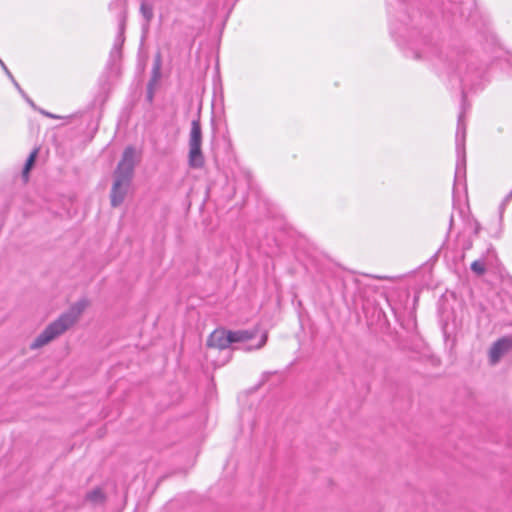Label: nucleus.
I'll list each match as a JSON object with an SVG mask.
<instances>
[{"mask_svg": "<svg viewBox=\"0 0 512 512\" xmlns=\"http://www.w3.org/2000/svg\"><path fill=\"white\" fill-rule=\"evenodd\" d=\"M189 153L188 164L191 168L199 169L204 165V155L202 153V130L200 121L195 119L191 122L189 133Z\"/></svg>", "mask_w": 512, "mask_h": 512, "instance_id": "nucleus-4", "label": "nucleus"}, {"mask_svg": "<svg viewBox=\"0 0 512 512\" xmlns=\"http://www.w3.org/2000/svg\"><path fill=\"white\" fill-rule=\"evenodd\" d=\"M138 160L139 156L135 148L129 146L124 150L122 159L115 170V179L111 189L112 206H119L124 201Z\"/></svg>", "mask_w": 512, "mask_h": 512, "instance_id": "nucleus-1", "label": "nucleus"}, {"mask_svg": "<svg viewBox=\"0 0 512 512\" xmlns=\"http://www.w3.org/2000/svg\"><path fill=\"white\" fill-rule=\"evenodd\" d=\"M141 12L147 21H150L153 17L152 7L146 3H142Z\"/></svg>", "mask_w": 512, "mask_h": 512, "instance_id": "nucleus-16", "label": "nucleus"}, {"mask_svg": "<svg viewBox=\"0 0 512 512\" xmlns=\"http://www.w3.org/2000/svg\"><path fill=\"white\" fill-rule=\"evenodd\" d=\"M160 56H157V59L155 61L153 71H152V78L148 84V98L151 100L153 97V87L156 85L159 77H160Z\"/></svg>", "mask_w": 512, "mask_h": 512, "instance_id": "nucleus-8", "label": "nucleus"}, {"mask_svg": "<svg viewBox=\"0 0 512 512\" xmlns=\"http://www.w3.org/2000/svg\"><path fill=\"white\" fill-rule=\"evenodd\" d=\"M461 81H462L463 83L467 82V81H468L467 76H465L464 78H462V79H461Z\"/></svg>", "mask_w": 512, "mask_h": 512, "instance_id": "nucleus-21", "label": "nucleus"}, {"mask_svg": "<svg viewBox=\"0 0 512 512\" xmlns=\"http://www.w3.org/2000/svg\"><path fill=\"white\" fill-rule=\"evenodd\" d=\"M3 65H5V64H4V62L0 59V66H1V67H3Z\"/></svg>", "mask_w": 512, "mask_h": 512, "instance_id": "nucleus-23", "label": "nucleus"}, {"mask_svg": "<svg viewBox=\"0 0 512 512\" xmlns=\"http://www.w3.org/2000/svg\"><path fill=\"white\" fill-rule=\"evenodd\" d=\"M121 55H117V52L114 51V48H112L111 52H110V57L113 59V60H116L118 58H120Z\"/></svg>", "mask_w": 512, "mask_h": 512, "instance_id": "nucleus-19", "label": "nucleus"}, {"mask_svg": "<svg viewBox=\"0 0 512 512\" xmlns=\"http://www.w3.org/2000/svg\"><path fill=\"white\" fill-rule=\"evenodd\" d=\"M3 65H5V64H4V62L0 59V66H1V67H3Z\"/></svg>", "mask_w": 512, "mask_h": 512, "instance_id": "nucleus-25", "label": "nucleus"}, {"mask_svg": "<svg viewBox=\"0 0 512 512\" xmlns=\"http://www.w3.org/2000/svg\"><path fill=\"white\" fill-rule=\"evenodd\" d=\"M266 341H267V334H266V333H264V334L260 337V339H259L258 343H257L255 346L247 345V346H245V347H244V349H245V350L259 349V348H261V347H263V346L265 345Z\"/></svg>", "mask_w": 512, "mask_h": 512, "instance_id": "nucleus-17", "label": "nucleus"}, {"mask_svg": "<svg viewBox=\"0 0 512 512\" xmlns=\"http://www.w3.org/2000/svg\"><path fill=\"white\" fill-rule=\"evenodd\" d=\"M43 115H45L46 117H49V118H52V119H59L60 117L55 115V114H52L50 112H47L45 110H41L40 111Z\"/></svg>", "mask_w": 512, "mask_h": 512, "instance_id": "nucleus-18", "label": "nucleus"}, {"mask_svg": "<svg viewBox=\"0 0 512 512\" xmlns=\"http://www.w3.org/2000/svg\"><path fill=\"white\" fill-rule=\"evenodd\" d=\"M253 337V333L247 330L226 331L224 329H216L213 331L208 340L209 348L226 349L232 343L246 342Z\"/></svg>", "mask_w": 512, "mask_h": 512, "instance_id": "nucleus-3", "label": "nucleus"}, {"mask_svg": "<svg viewBox=\"0 0 512 512\" xmlns=\"http://www.w3.org/2000/svg\"><path fill=\"white\" fill-rule=\"evenodd\" d=\"M37 153H38L37 149L33 150L26 160L25 166L22 171V176H23V179L25 182L28 180L29 172L35 163Z\"/></svg>", "mask_w": 512, "mask_h": 512, "instance_id": "nucleus-9", "label": "nucleus"}, {"mask_svg": "<svg viewBox=\"0 0 512 512\" xmlns=\"http://www.w3.org/2000/svg\"><path fill=\"white\" fill-rule=\"evenodd\" d=\"M124 30H125V14L124 12L121 14L119 19V31L114 41V51L117 52V55H121V49L124 43Z\"/></svg>", "mask_w": 512, "mask_h": 512, "instance_id": "nucleus-7", "label": "nucleus"}, {"mask_svg": "<svg viewBox=\"0 0 512 512\" xmlns=\"http://www.w3.org/2000/svg\"><path fill=\"white\" fill-rule=\"evenodd\" d=\"M87 304L86 300H80L72 305L67 312L61 314L57 320L49 324L45 330L36 337L31 343L30 348L38 349L63 334L78 321L80 315L87 307Z\"/></svg>", "mask_w": 512, "mask_h": 512, "instance_id": "nucleus-2", "label": "nucleus"}, {"mask_svg": "<svg viewBox=\"0 0 512 512\" xmlns=\"http://www.w3.org/2000/svg\"><path fill=\"white\" fill-rule=\"evenodd\" d=\"M2 69L4 70V72L6 73V75L9 77V79L12 81L13 85L17 88V90L21 93V95L28 101L29 104L33 105V102L26 96V94L24 93V91L21 89L20 85L18 84V82L15 80V78L13 77V75L11 74V72L8 70L7 66L6 65H3Z\"/></svg>", "mask_w": 512, "mask_h": 512, "instance_id": "nucleus-11", "label": "nucleus"}, {"mask_svg": "<svg viewBox=\"0 0 512 512\" xmlns=\"http://www.w3.org/2000/svg\"><path fill=\"white\" fill-rule=\"evenodd\" d=\"M466 111V99L465 95L462 96L461 112L458 116V125L456 131V153H457V164L455 171V179L459 180L465 173V134L466 128L464 124V114Z\"/></svg>", "mask_w": 512, "mask_h": 512, "instance_id": "nucleus-5", "label": "nucleus"}, {"mask_svg": "<svg viewBox=\"0 0 512 512\" xmlns=\"http://www.w3.org/2000/svg\"><path fill=\"white\" fill-rule=\"evenodd\" d=\"M2 69L4 70V72L6 73V75L9 77V79L12 81L13 85L17 88V90L21 93V95L28 101L29 104L33 105V102L26 96V94L24 93V91L21 89L20 85L18 84V82L15 80V78L13 77V75L11 74V72L8 70L7 66L6 65H3Z\"/></svg>", "mask_w": 512, "mask_h": 512, "instance_id": "nucleus-12", "label": "nucleus"}, {"mask_svg": "<svg viewBox=\"0 0 512 512\" xmlns=\"http://www.w3.org/2000/svg\"><path fill=\"white\" fill-rule=\"evenodd\" d=\"M512 350V337L505 336L495 341L489 349V364L494 366L498 364L501 358Z\"/></svg>", "mask_w": 512, "mask_h": 512, "instance_id": "nucleus-6", "label": "nucleus"}, {"mask_svg": "<svg viewBox=\"0 0 512 512\" xmlns=\"http://www.w3.org/2000/svg\"><path fill=\"white\" fill-rule=\"evenodd\" d=\"M471 270L477 275H483L486 272V262L484 258H480L472 262Z\"/></svg>", "mask_w": 512, "mask_h": 512, "instance_id": "nucleus-10", "label": "nucleus"}, {"mask_svg": "<svg viewBox=\"0 0 512 512\" xmlns=\"http://www.w3.org/2000/svg\"><path fill=\"white\" fill-rule=\"evenodd\" d=\"M2 69L4 70V72L6 73V75L9 77V79L12 81L13 85L17 88V90L21 93V95L28 101L29 104L33 105V102L26 96V94L24 93V91L21 89L20 85L18 84V82L15 80V78L13 77V75L11 74V72L8 70L7 66L6 65H3Z\"/></svg>", "mask_w": 512, "mask_h": 512, "instance_id": "nucleus-13", "label": "nucleus"}, {"mask_svg": "<svg viewBox=\"0 0 512 512\" xmlns=\"http://www.w3.org/2000/svg\"><path fill=\"white\" fill-rule=\"evenodd\" d=\"M103 499H104V495H103L101 489H94L93 491H91L87 494V500H89L92 503L102 502Z\"/></svg>", "mask_w": 512, "mask_h": 512, "instance_id": "nucleus-14", "label": "nucleus"}, {"mask_svg": "<svg viewBox=\"0 0 512 512\" xmlns=\"http://www.w3.org/2000/svg\"><path fill=\"white\" fill-rule=\"evenodd\" d=\"M3 65H5V64H4V62L0 59V66H1V67H3Z\"/></svg>", "mask_w": 512, "mask_h": 512, "instance_id": "nucleus-24", "label": "nucleus"}, {"mask_svg": "<svg viewBox=\"0 0 512 512\" xmlns=\"http://www.w3.org/2000/svg\"><path fill=\"white\" fill-rule=\"evenodd\" d=\"M497 53H498V55H497V59H498V58H500V57H502L503 55H505V54H506V53H505L503 50H501V49H498V52H497Z\"/></svg>", "mask_w": 512, "mask_h": 512, "instance_id": "nucleus-20", "label": "nucleus"}, {"mask_svg": "<svg viewBox=\"0 0 512 512\" xmlns=\"http://www.w3.org/2000/svg\"><path fill=\"white\" fill-rule=\"evenodd\" d=\"M511 199H512V190L509 192L508 195L505 196V198L502 200V202H501V204L499 206L500 224H502L504 211H505L506 206L508 205V203L511 201Z\"/></svg>", "mask_w": 512, "mask_h": 512, "instance_id": "nucleus-15", "label": "nucleus"}, {"mask_svg": "<svg viewBox=\"0 0 512 512\" xmlns=\"http://www.w3.org/2000/svg\"><path fill=\"white\" fill-rule=\"evenodd\" d=\"M504 62H505V63H509V62H510V59H509V58H505V59H504Z\"/></svg>", "mask_w": 512, "mask_h": 512, "instance_id": "nucleus-22", "label": "nucleus"}]
</instances>
